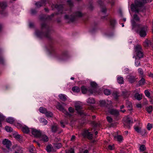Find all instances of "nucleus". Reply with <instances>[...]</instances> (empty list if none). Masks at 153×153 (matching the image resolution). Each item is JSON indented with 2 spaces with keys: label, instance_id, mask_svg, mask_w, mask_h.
I'll return each instance as SVG.
<instances>
[{
  "label": "nucleus",
  "instance_id": "obj_10",
  "mask_svg": "<svg viewBox=\"0 0 153 153\" xmlns=\"http://www.w3.org/2000/svg\"><path fill=\"white\" fill-rule=\"evenodd\" d=\"M51 7L52 10L54 8L57 9L59 13L62 14L63 7V5L62 4H52L51 6Z\"/></svg>",
  "mask_w": 153,
  "mask_h": 153
},
{
  "label": "nucleus",
  "instance_id": "obj_50",
  "mask_svg": "<svg viewBox=\"0 0 153 153\" xmlns=\"http://www.w3.org/2000/svg\"><path fill=\"white\" fill-rule=\"evenodd\" d=\"M144 93L146 96L149 98H150V94L148 90H146L144 91Z\"/></svg>",
  "mask_w": 153,
  "mask_h": 153
},
{
  "label": "nucleus",
  "instance_id": "obj_1",
  "mask_svg": "<svg viewBox=\"0 0 153 153\" xmlns=\"http://www.w3.org/2000/svg\"><path fill=\"white\" fill-rule=\"evenodd\" d=\"M42 31L36 30L35 32L36 36L40 38L44 37L47 38L49 40L52 41L53 39L51 36V30L49 27L45 23L41 24Z\"/></svg>",
  "mask_w": 153,
  "mask_h": 153
},
{
  "label": "nucleus",
  "instance_id": "obj_15",
  "mask_svg": "<svg viewBox=\"0 0 153 153\" xmlns=\"http://www.w3.org/2000/svg\"><path fill=\"white\" fill-rule=\"evenodd\" d=\"M108 112L111 114L117 117L119 115L118 111L114 109H110L108 110Z\"/></svg>",
  "mask_w": 153,
  "mask_h": 153
},
{
  "label": "nucleus",
  "instance_id": "obj_55",
  "mask_svg": "<svg viewBox=\"0 0 153 153\" xmlns=\"http://www.w3.org/2000/svg\"><path fill=\"white\" fill-rule=\"evenodd\" d=\"M31 13L32 15H34L36 13L37 11L36 10L34 9H32L31 10Z\"/></svg>",
  "mask_w": 153,
  "mask_h": 153
},
{
  "label": "nucleus",
  "instance_id": "obj_17",
  "mask_svg": "<svg viewBox=\"0 0 153 153\" xmlns=\"http://www.w3.org/2000/svg\"><path fill=\"white\" fill-rule=\"evenodd\" d=\"M18 125L20 127L22 128V130L24 133L28 134L30 132V130L29 128L25 126L22 127V126L20 124H18Z\"/></svg>",
  "mask_w": 153,
  "mask_h": 153
},
{
  "label": "nucleus",
  "instance_id": "obj_12",
  "mask_svg": "<svg viewBox=\"0 0 153 153\" xmlns=\"http://www.w3.org/2000/svg\"><path fill=\"white\" fill-rule=\"evenodd\" d=\"M75 107L76 110L77 111V113L81 115H86V114L82 110V106L79 105H75Z\"/></svg>",
  "mask_w": 153,
  "mask_h": 153
},
{
  "label": "nucleus",
  "instance_id": "obj_47",
  "mask_svg": "<svg viewBox=\"0 0 153 153\" xmlns=\"http://www.w3.org/2000/svg\"><path fill=\"white\" fill-rule=\"evenodd\" d=\"M46 116L47 117H52L53 116V113L50 111H46V112H45V113Z\"/></svg>",
  "mask_w": 153,
  "mask_h": 153
},
{
  "label": "nucleus",
  "instance_id": "obj_19",
  "mask_svg": "<svg viewBox=\"0 0 153 153\" xmlns=\"http://www.w3.org/2000/svg\"><path fill=\"white\" fill-rule=\"evenodd\" d=\"M135 22H140V19L139 17L138 16V15L136 14H134L133 15V19L131 21V25L132 27V22H133L134 21Z\"/></svg>",
  "mask_w": 153,
  "mask_h": 153
},
{
  "label": "nucleus",
  "instance_id": "obj_39",
  "mask_svg": "<svg viewBox=\"0 0 153 153\" xmlns=\"http://www.w3.org/2000/svg\"><path fill=\"white\" fill-rule=\"evenodd\" d=\"M116 21L115 19H110V25L112 27H114L115 23Z\"/></svg>",
  "mask_w": 153,
  "mask_h": 153
},
{
  "label": "nucleus",
  "instance_id": "obj_22",
  "mask_svg": "<svg viewBox=\"0 0 153 153\" xmlns=\"http://www.w3.org/2000/svg\"><path fill=\"white\" fill-rule=\"evenodd\" d=\"M134 97L137 100H140L142 98V95L141 94H139L138 93H136L134 95Z\"/></svg>",
  "mask_w": 153,
  "mask_h": 153
},
{
  "label": "nucleus",
  "instance_id": "obj_31",
  "mask_svg": "<svg viewBox=\"0 0 153 153\" xmlns=\"http://www.w3.org/2000/svg\"><path fill=\"white\" fill-rule=\"evenodd\" d=\"M152 106L151 105L146 107V110L149 113H151L152 111Z\"/></svg>",
  "mask_w": 153,
  "mask_h": 153
},
{
  "label": "nucleus",
  "instance_id": "obj_62",
  "mask_svg": "<svg viewBox=\"0 0 153 153\" xmlns=\"http://www.w3.org/2000/svg\"><path fill=\"white\" fill-rule=\"evenodd\" d=\"M106 9L105 7H103L101 10V12L102 13H105L106 11Z\"/></svg>",
  "mask_w": 153,
  "mask_h": 153
},
{
  "label": "nucleus",
  "instance_id": "obj_8",
  "mask_svg": "<svg viewBox=\"0 0 153 153\" xmlns=\"http://www.w3.org/2000/svg\"><path fill=\"white\" fill-rule=\"evenodd\" d=\"M82 135L84 138H87L89 140H91L93 138V134L89 132L88 130H84L82 133Z\"/></svg>",
  "mask_w": 153,
  "mask_h": 153
},
{
  "label": "nucleus",
  "instance_id": "obj_44",
  "mask_svg": "<svg viewBox=\"0 0 153 153\" xmlns=\"http://www.w3.org/2000/svg\"><path fill=\"white\" fill-rule=\"evenodd\" d=\"M5 128L7 132H10L12 131L13 130V128L11 127L8 126H6Z\"/></svg>",
  "mask_w": 153,
  "mask_h": 153
},
{
  "label": "nucleus",
  "instance_id": "obj_5",
  "mask_svg": "<svg viewBox=\"0 0 153 153\" xmlns=\"http://www.w3.org/2000/svg\"><path fill=\"white\" fill-rule=\"evenodd\" d=\"M83 16V14L81 12L77 11L74 13L73 15L71 16L70 17L68 15H65V19H69L72 22H73L76 20L77 18L81 17Z\"/></svg>",
  "mask_w": 153,
  "mask_h": 153
},
{
  "label": "nucleus",
  "instance_id": "obj_21",
  "mask_svg": "<svg viewBox=\"0 0 153 153\" xmlns=\"http://www.w3.org/2000/svg\"><path fill=\"white\" fill-rule=\"evenodd\" d=\"M152 45V42L150 40L148 39L146 40L143 42V45L146 48H147L149 47Z\"/></svg>",
  "mask_w": 153,
  "mask_h": 153
},
{
  "label": "nucleus",
  "instance_id": "obj_45",
  "mask_svg": "<svg viewBox=\"0 0 153 153\" xmlns=\"http://www.w3.org/2000/svg\"><path fill=\"white\" fill-rule=\"evenodd\" d=\"M35 5H36L37 8H39L42 6L43 4L41 2L38 1L36 2L35 3Z\"/></svg>",
  "mask_w": 153,
  "mask_h": 153
},
{
  "label": "nucleus",
  "instance_id": "obj_3",
  "mask_svg": "<svg viewBox=\"0 0 153 153\" xmlns=\"http://www.w3.org/2000/svg\"><path fill=\"white\" fill-rule=\"evenodd\" d=\"M132 29H135L136 32L138 33L141 37H144L146 35V28L144 26L137 24L134 22H132Z\"/></svg>",
  "mask_w": 153,
  "mask_h": 153
},
{
  "label": "nucleus",
  "instance_id": "obj_33",
  "mask_svg": "<svg viewBox=\"0 0 153 153\" xmlns=\"http://www.w3.org/2000/svg\"><path fill=\"white\" fill-rule=\"evenodd\" d=\"M146 147L144 145H140L139 150L140 152L144 151L146 150Z\"/></svg>",
  "mask_w": 153,
  "mask_h": 153
},
{
  "label": "nucleus",
  "instance_id": "obj_27",
  "mask_svg": "<svg viewBox=\"0 0 153 153\" xmlns=\"http://www.w3.org/2000/svg\"><path fill=\"white\" fill-rule=\"evenodd\" d=\"M99 102L101 107H105L106 106L107 102L105 100H100Z\"/></svg>",
  "mask_w": 153,
  "mask_h": 153
},
{
  "label": "nucleus",
  "instance_id": "obj_53",
  "mask_svg": "<svg viewBox=\"0 0 153 153\" xmlns=\"http://www.w3.org/2000/svg\"><path fill=\"white\" fill-rule=\"evenodd\" d=\"M90 85L91 86H97L98 85L95 82L91 81L90 82Z\"/></svg>",
  "mask_w": 153,
  "mask_h": 153
},
{
  "label": "nucleus",
  "instance_id": "obj_20",
  "mask_svg": "<svg viewBox=\"0 0 153 153\" xmlns=\"http://www.w3.org/2000/svg\"><path fill=\"white\" fill-rule=\"evenodd\" d=\"M58 126L56 124H54L51 126V131L52 132L55 133L56 132L58 129Z\"/></svg>",
  "mask_w": 153,
  "mask_h": 153
},
{
  "label": "nucleus",
  "instance_id": "obj_4",
  "mask_svg": "<svg viewBox=\"0 0 153 153\" xmlns=\"http://www.w3.org/2000/svg\"><path fill=\"white\" fill-rule=\"evenodd\" d=\"M2 143L4 147L2 148V149L4 152L7 153L11 150L10 147L12 143L10 141L5 139L3 140Z\"/></svg>",
  "mask_w": 153,
  "mask_h": 153
},
{
  "label": "nucleus",
  "instance_id": "obj_46",
  "mask_svg": "<svg viewBox=\"0 0 153 153\" xmlns=\"http://www.w3.org/2000/svg\"><path fill=\"white\" fill-rule=\"evenodd\" d=\"M140 133L142 136L145 135L147 134V131L145 129H143L141 130Z\"/></svg>",
  "mask_w": 153,
  "mask_h": 153
},
{
  "label": "nucleus",
  "instance_id": "obj_61",
  "mask_svg": "<svg viewBox=\"0 0 153 153\" xmlns=\"http://www.w3.org/2000/svg\"><path fill=\"white\" fill-rule=\"evenodd\" d=\"M76 137L74 135H72L71 138V140L72 141H75V139Z\"/></svg>",
  "mask_w": 153,
  "mask_h": 153
},
{
  "label": "nucleus",
  "instance_id": "obj_37",
  "mask_svg": "<svg viewBox=\"0 0 153 153\" xmlns=\"http://www.w3.org/2000/svg\"><path fill=\"white\" fill-rule=\"evenodd\" d=\"M39 110L40 112L44 114H45L47 111L46 108L42 107L39 108Z\"/></svg>",
  "mask_w": 153,
  "mask_h": 153
},
{
  "label": "nucleus",
  "instance_id": "obj_9",
  "mask_svg": "<svg viewBox=\"0 0 153 153\" xmlns=\"http://www.w3.org/2000/svg\"><path fill=\"white\" fill-rule=\"evenodd\" d=\"M91 87V88L88 89L85 88L86 87H81V89L82 93L84 94L86 93L87 92H88L91 94H93L94 92V90L96 89V87Z\"/></svg>",
  "mask_w": 153,
  "mask_h": 153
},
{
  "label": "nucleus",
  "instance_id": "obj_30",
  "mask_svg": "<svg viewBox=\"0 0 153 153\" xmlns=\"http://www.w3.org/2000/svg\"><path fill=\"white\" fill-rule=\"evenodd\" d=\"M135 60V64L136 66H138L140 65V58H137V57H134Z\"/></svg>",
  "mask_w": 153,
  "mask_h": 153
},
{
  "label": "nucleus",
  "instance_id": "obj_7",
  "mask_svg": "<svg viewBox=\"0 0 153 153\" xmlns=\"http://www.w3.org/2000/svg\"><path fill=\"white\" fill-rule=\"evenodd\" d=\"M56 108L59 111H62L65 114V117H71L72 116L71 114L69 113L66 110H65L63 107L59 102L58 103L57 105L56 106Z\"/></svg>",
  "mask_w": 153,
  "mask_h": 153
},
{
  "label": "nucleus",
  "instance_id": "obj_56",
  "mask_svg": "<svg viewBox=\"0 0 153 153\" xmlns=\"http://www.w3.org/2000/svg\"><path fill=\"white\" fill-rule=\"evenodd\" d=\"M138 72L141 75H143V73L142 70V69L141 68H139V69H138Z\"/></svg>",
  "mask_w": 153,
  "mask_h": 153
},
{
  "label": "nucleus",
  "instance_id": "obj_48",
  "mask_svg": "<svg viewBox=\"0 0 153 153\" xmlns=\"http://www.w3.org/2000/svg\"><path fill=\"white\" fill-rule=\"evenodd\" d=\"M108 150H111L114 149V144L109 145L108 146Z\"/></svg>",
  "mask_w": 153,
  "mask_h": 153
},
{
  "label": "nucleus",
  "instance_id": "obj_64",
  "mask_svg": "<svg viewBox=\"0 0 153 153\" xmlns=\"http://www.w3.org/2000/svg\"><path fill=\"white\" fill-rule=\"evenodd\" d=\"M98 3L101 6H102L103 5V2H102L101 1V0H99L98 1Z\"/></svg>",
  "mask_w": 153,
  "mask_h": 153
},
{
  "label": "nucleus",
  "instance_id": "obj_42",
  "mask_svg": "<svg viewBox=\"0 0 153 153\" xmlns=\"http://www.w3.org/2000/svg\"><path fill=\"white\" fill-rule=\"evenodd\" d=\"M4 117L2 114H0V127H1L2 126L1 121L4 120Z\"/></svg>",
  "mask_w": 153,
  "mask_h": 153
},
{
  "label": "nucleus",
  "instance_id": "obj_35",
  "mask_svg": "<svg viewBox=\"0 0 153 153\" xmlns=\"http://www.w3.org/2000/svg\"><path fill=\"white\" fill-rule=\"evenodd\" d=\"M74 92H79L80 91V89L79 87H73L72 89Z\"/></svg>",
  "mask_w": 153,
  "mask_h": 153
},
{
  "label": "nucleus",
  "instance_id": "obj_60",
  "mask_svg": "<svg viewBox=\"0 0 153 153\" xmlns=\"http://www.w3.org/2000/svg\"><path fill=\"white\" fill-rule=\"evenodd\" d=\"M106 101L107 102L106 105H111V104L112 103V102L111 100H106Z\"/></svg>",
  "mask_w": 153,
  "mask_h": 153
},
{
  "label": "nucleus",
  "instance_id": "obj_6",
  "mask_svg": "<svg viewBox=\"0 0 153 153\" xmlns=\"http://www.w3.org/2000/svg\"><path fill=\"white\" fill-rule=\"evenodd\" d=\"M135 51L136 56L134 57H137V58H141L143 57V50L141 45H136L135 48Z\"/></svg>",
  "mask_w": 153,
  "mask_h": 153
},
{
  "label": "nucleus",
  "instance_id": "obj_57",
  "mask_svg": "<svg viewBox=\"0 0 153 153\" xmlns=\"http://www.w3.org/2000/svg\"><path fill=\"white\" fill-rule=\"evenodd\" d=\"M68 111L71 113H74V108H73L71 107H70L68 108Z\"/></svg>",
  "mask_w": 153,
  "mask_h": 153
},
{
  "label": "nucleus",
  "instance_id": "obj_49",
  "mask_svg": "<svg viewBox=\"0 0 153 153\" xmlns=\"http://www.w3.org/2000/svg\"><path fill=\"white\" fill-rule=\"evenodd\" d=\"M147 130L150 131L153 128V125L152 124L148 123L146 126Z\"/></svg>",
  "mask_w": 153,
  "mask_h": 153
},
{
  "label": "nucleus",
  "instance_id": "obj_29",
  "mask_svg": "<svg viewBox=\"0 0 153 153\" xmlns=\"http://www.w3.org/2000/svg\"><path fill=\"white\" fill-rule=\"evenodd\" d=\"M95 102L94 99L91 97L89 98L87 100L88 103L90 104H94L95 103Z\"/></svg>",
  "mask_w": 153,
  "mask_h": 153
},
{
  "label": "nucleus",
  "instance_id": "obj_43",
  "mask_svg": "<svg viewBox=\"0 0 153 153\" xmlns=\"http://www.w3.org/2000/svg\"><path fill=\"white\" fill-rule=\"evenodd\" d=\"M104 93L106 95H109L110 94L111 92L109 90L105 89L104 91Z\"/></svg>",
  "mask_w": 153,
  "mask_h": 153
},
{
  "label": "nucleus",
  "instance_id": "obj_32",
  "mask_svg": "<svg viewBox=\"0 0 153 153\" xmlns=\"http://www.w3.org/2000/svg\"><path fill=\"white\" fill-rule=\"evenodd\" d=\"M119 93L117 91H114L112 93V95L116 100H117L119 96Z\"/></svg>",
  "mask_w": 153,
  "mask_h": 153
},
{
  "label": "nucleus",
  "instance_id": "obj_38",
  "mask_svg": "<svg viewBox=\"0 0 153 153\" xmlns=\"http://www.w3.org/2000/svg\"><path fill=\"white\" fill-rule=\"evenodd\" d=\"M30 152L32 153H36V149L33 146H31L29 148Z\"/></svg>",
  "mask_w": 153,
  "mask_h": 153
},
{
  "label": "nucleus",
  "instance_id": "obj_24",
  "mask_svg": "<svg viewBox=\"0 0 153 153\" xmlns=\"http://www.w3.org/2000/svg\"><path fill=\"white\" fill-rule=\"evenodd\" d=\"M59 97L62 101H65L67 100L66 96L65 95L60 94L59 95Z\"/></svg>",
  "mask_w": 153,
  "mask_h": 153
},
{
  "label": "nucleus",
  "instance_id": "obj_63",
  "mask_svg": "<svg viewBox=\"0 0 153 153\" xmlns=\"http://www.w3.org/2000/svg\"><path fill=\"white\" fill-rule=\"evenodd\" d=\"M54 13H52V14L51 16H49L48 18V19H51V17H53L54 16Z\"/></svg>",
  "mask_w": 153,
  "mask_h": 153
},
{
  "label": "nucleus",
  "instance_id": "obj_59",
  "mask_svg": "<svg viewBox=\"0 0 153 153\" xmlns=\"http://www.w3.org/2000/svg\"><path fill=\"white\" fill-rule=\"evenodd\" d=\"M16 149L17 151H16L17 152H19V153L21 152V149L20 147H17L16 148Z\"/></svg>",
  "mask_w": 153,
  "mask_h": 153
},
{
  "label": "nucleus",
  "instance_id": "obj_54",
  "mask_svg": "<svg viewBox=\"0 0 153 153\" xmlns=\"http://www.w3.org/2000/svg\"><path fill=\"white\" fill-rule=\"evenodd\" d=\"M46 150L48 152H49L51 151V146L48 145L46 146Z\"/></svg>",
  "mask_w": 153,
  "mask_h": 153
},
{
  "label": "nucleus",
  "instance_id": "obj_25",
  "mask_svg": "<svg viewBox=\"0 0 153 153\" xmlns=\"http://www.w3.org/2000/svg\"><path fill=\"white\" fill-rule=\"evenodd\" d=\"M49 51L50 53L51 54H53L55 52V50L52 45H50L49 49Z\"/></svg>",
  "mask_w": 153,
  "mask_h": 153
},
{
  "label": "nucleus",
  "instance_id": "obj_13",
  "mask_svg": "<svg viewBox=\"0 0 153 153\" xmlns=\"http://www.w3.org/2000/svg\"><path fill=\"white\" fill-rule=\"evenodd\" d=\"M32 134L35 137H40L42 132L39 130H38L36 129H31Z\"/></svg>",
  "mask_w": 153,
  "mask_h": 153
},
{
  "label": "nucleus",
  "instance_id": "obj_58",
  "mask_svg": "<svg viewBox=\"0 0 153 153\" xmlns=\"http://www.w3.org/2000/svg\"><path fill=\"white\" fill-rule=\"evenodd\" d=\"M41 121L43 123H44V124L45 125L47 124V120H45V119L44 118H42L41 119Z\"/></svg>",
  "mask_w": 153,
  "mask_h": 153
},
{
  "label": "nucleus",
  "instance_id": "obj_28",
  "mask_svg": "<svg viewBox=\"0 0 153 153\" xmlns=\"http://www.w3.org/2000/svg\"><path fill=\"white\" fill-rule=\"evenodd\" d=\"M122 94L124 97H127L130 96V91H123Z\"/></svg>",
  "mask_w": 153,
  "mask_h": 153
},
{
  "label": "nucleus",
  "instance_id": "obj_16",
  "mask_svg": "<svg viewBox=\"0 0 153 153\" xmlns=\"http://www.w3.org/2000/svg\"><path fill=\"white\" fill-rule=\"evenodd\" d=\"M40 140L45 142H47L49 140L48 137L44 134H41L39 137Z\"/></svg>",
  "mask_w": 153,
  "mask_h": 153
},
{
  "label": "nucleus",
  "instance_id": "obj_51",
  "mask_svg": "<svg viewBox=\"0 0 153 153\" xmlns=\"http://www.w3.org/2000/svg\"><path fill=\"white\" fill-rule=\"evenodd\" d=\"M67 2L70 7H72L73 6V3L72 1H71L70 0H68Z\"/></svg>",
  "mask_w": 153,
  "mask_h": 153
},
{
  "label": "nucleus",
  "instance_id": "obj_14",
  "mask_svg": "<svg viewBox=\"0 0 153 153\" xmlns=\"http://www.w3.org/2000/svg\"><path fill=\"white\" fill-rule=\"evenodd\" d=\"M7 6V4L6 2H0V8L2 10L0 11V14L4 15L6 13L4 10Z\"/></svg>",
  "mask_w": 153,
  "mask_h": 153
},
{
  "label": "nucleus",
  "instance_id": "obj_18",
  "mask_svg": "<svg viewBox=\"0 0 153 153\" xmlns=\"http://www.w3.org/2000/svg\"><path fill=\"white\" fill-rule=\"evenodd\" d=\"M137 78L134 76L128 75L127 76L128 80L131 83L134 82Z\"/></svg>",
  "mask_w": 153,
  "mask_h": 153
},
{
  "label": "nucleus",
  "instance_id": "obj_52",
  "mask_svg": "<svg viewBox=\"0 0 153 153\" xmlns=\"http://www.w3.org/2000/svg\"><path fill=\"white\" fill-rule=\"evenodd\" d=\"M106 119L107 121L110 123L112 122L113 120L112 118L110 116H107L106 117Z\"/></svg>",
  "mask_w": 153,
  "mask_h": 153
},
{
  "label": "nucleus",
  "instance_id": "obj_34",
  "mask_svg": "<svg viewBox=\"0 0 153 153\" xmlns=\"http://www.w3.org/2000/svg\"><path fill=\"white\" fill-rule=\"evenodd\" d=\"M117 82L119 84H123L124 82L123 78L122 77H118L117 79Z\"/></svg>",
  "mask_w": 153,
  "mask_h": 153
},
{
  "label": "nucleus",
  "instance_id": "obj_41",
  "mask_svg": "<svg viewBox=\"0 0 153 153\" xmlns=\"http://www.w3.org/2000/svg\"><path fill=\"white\" fill-rule=\"evenodd\" d=\"M6 121L7 123H13L14 122V120L13 118L9 117L6 119Z\"/></svg>",
  "mask_w": 153,
  "mask_h": 153
},
{
  "label": "nucleus",
  "instance_id": "obj_26",
  "mask_svg": "<svg viewBox=\"0 0 153 153\" xmlns=\"http://www.w3.org/2000/svg\"><path fill=\"white\" fill-rule=\"evenodd\" d=\"M126 106L128 109L131 110L132 108V104L128 100L126 101Z\"/></svg>",
  "mask_w": 153,
  "mask_h": 153
},
{
  "label": "nucleus",
  "instance_id": "obj_2",
  "mask_svg": "<svg viewBox=\"0 0 153 153\" xmlns=\"http://www.w3.org/2000/svg\"><path fill=\"white\" fill-rule=\"evenodd\" d=\"M149 2V0H134V3L132 4L131 5V10L136 13L139 14V12H143V9L141 7L144 4Z\"/></svg>",
  "mask_w": 153,
  "mask_h": 153
},
{
  "label": "nucleus",
  "instance_id": "obj_36",
  "mask_svg": "<svg viewBox=\"0 0 153 153\" xmlns=\"http://www.w3.org/2000/svg\"><path fill=\"white\" fill-rule=\"evenodd\" d=\"M134 129L135 131L138 133H139L140 132L141 130V128L140 127H139L137 126H134Z\"/></svg>",
  "mask_w": 153,
  "mask_h": 153
},
{
  "label": "nucleus",
  "instance_id": "obj_11",
  "mask_svg": "<svg viewBox=\"0 0 153 153\" xmlns=\"http://www.w3.org/2000/svg\"><path fill=\"white\" fill-rule=\"evenodd\" d=\"M124 120L126 122V123L124 124V126L125 127H126L128 129H129L130 128V124L133 123L132 119L127 116L124 118Z\"/></svg>",
  "mask_w": 153,
  "mask_h": 153
},
{
  "label": "nucleus",
  "instance_id": "obj_40",
  "mask_svg": "<svg viewBox=\"0 0 153 153\" xmlns=\"http://www.w3.org/2000/svg\"><path fill=\"white\" fill-rule=\"evenodd\" d=\"M140 85H143L145 83V79L142 77L141 79L138 82Z\"/></svg>",
  "mask_w": 153,
  "mask_h": 153
},
{
  "label": "nucleus",
  "instance_id": "obj_23",
  "mask_svg": "<svg viewBox=\"0 0 153 153\" xmlns=\"http://www.w3.org/2000/svg\"><path fill=\"white\" fill-rule=\"evenodd\" d=\"M114 138L117 139V140L120 142H121L123 140V138L122 136L121 135H117V136H114Z\"/></svg>",
  "mask_w": 153,
  "mask_h": 153
}]
</instances>
